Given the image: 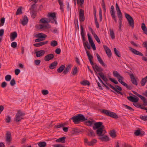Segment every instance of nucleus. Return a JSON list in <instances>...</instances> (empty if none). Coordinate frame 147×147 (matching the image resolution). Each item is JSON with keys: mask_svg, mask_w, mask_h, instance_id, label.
I'll list each match as a JSON object with an SVG mask.
<instances>
[{"mask_svg": "<svg viewBox=\"0 0 147 147\" xmlns=\"http://www.w3.org/2000/svg\"><path fill=\"white\" fill-rule=\"evenodd\" d=\"M58 45L57 42L56 40H53L51 43V45L53 47L57 46Z\"/></svg>", "mask_w": 147, "mask_h": 147, "instance_id": "obj_46", "label": "nucleus"}, {"mask_svg": "<svg viewBox=\"0 0 147 147\" xmlns=\"http://www.w3.org/2000/svg\"><path fill=\"white\" fill-rule=\"evenodd\" d=\"M110 12L113 19L114 20L115 22L117 23V21L116 16L115 14L114 7L113 5L111 6Z\"/></svg>", "mask_w": 147, "mask_h": 147, "instance_id": "obj_8", "label": "nucleus"}, {"mask_svg": "<svg viewBox=\"0 0 147 147\" xmlns=\"http://www.w3.org/2000/svg\"><path fill=\"white\" fill-rule=\"evenodd\" d=\"M36 37L40 38H45L47 37L46 35L43 33H38L36 34Z\"/></svg>", "mask_w": 147, "mask_h": 147, "instance_id": "obj_28", "label": "nucleus"}, {"mask_svg": "<svg viewBox=\"0 0 147 147\" xmlns=\"http://www.w3.org/2000/svg\"><path fill=\"white\" fill-rule=\"evenodd\" d=\"M65 125V124L63 123L59 124V125H55L54 127L56 128H59L61 127H63Z\"/></svg>", "mask_w": 147, "mask_h": 147, "instance_id": "obj_52", "label": "nucleus"}, {"mask_svg": "<svg viewBox=\"0 0 147 147\" xmlns=\"http://www.w3.org/2000/svg\"><path fill=\"white\" fill-rule=\"evenodd\" d=\"M17 37V34L16 32H12L10 35V38L11 41L14 40Z\"/></svg>", "mask_w": 147, "mask_h": 147, "instance_id": "obj_22", "label": "nucleus"}, {"mask_svg": "<svg viewBox=\"0 0 147 147\" xmlns=\"http://www.w3.org/2000/svg\"><path fill=\"white\" fill-rule=\"evenodd\" d=\"M111 137L113 138H115L116 137V135L115 130L113 129L111 130L109 133Z\"/></svg>", "mask_w": 147, "mask_h": 147, "instance_id": "obj_34", "label": "nucleus"}, {"mask_svg": "<svg viewBox=\"0 0 147 147\" xmlns=\"http://www.w3.org/2000/svg\"><path fill=\"white\" fill-rule=\"evenodd\" d=\"M141 28L144 33L146 34H147V28L145 26V24L144 23H142V24Z\"/></svg>", "mask_w": 147, "mask_h": 147, "instance_id": "obj_32", "label": "nucleus"}, {"mask_svg": "<svg viewBox=\"0 0 147 147\" xmlns=\"http://www.w3.org/2000/svg\"><path fill=\"white\" fill-rule=\"evenodd\" d=\"M54 55L53 54H49L45 57L44 60L46 61H48L53 59L54 58Z\"/></svg>", "mask_w": 147, "mask_h": 147, "instance_id": "obj_18", "label": "nucleus"}, {"mask_svg": "<svg viewBox=\"0 0 147 147\" xmlns=\"http://www.w3.org/2000/svg\"><path fill=\"white\" fill-rule=\"evenodd\" d=\"M125 15L130 26L133 28L134 26V21L133 18L130 15L126 13H125Z\"/></svg>", "mask_w": 147, "mask_h": 147, "instance_id": "obj_7", "label": "nucleus"}, {"mask_svg": "<svg viewBox=\"0 0 147 147\" xmlns=\"http://www.w3.org/2000/svg\"><path fill=\"white\" fill-rule=\"evenodd\" d=\"M71 66L70 64H69L66 66L65 69L64 70L63 74H67L71 70Z\"/></svg>", "mask_w": 147, "mask_h": 147, "instance_id": "obj_23", "label": "nucleus"}, {"mask_svg": "<svg viewBox=\"0 0 147 147\" xmlns=\"http://www.w3.org/2000/svg\"><path fill=\"white\" fill-rule=\"evenodd\" d=\"M16 115H17L20 116H22L24 115L25 114L22 113L20 110H19L18 111L17 113H16Z\"/></svg>", "mask_w": 147, "mask_h": 147, "instance_id": "obj_56", "label": "nucleus"}, {"mask_svg": "<svg viewBox=\"0 0 147 147\" xmlns=\"http://www.w3.org/2000/svg\"><path fill=\"white\" fill-rule=\"evenodd\" d=\"M131 81L133 84L136 86H137L138 85V83L135 78L131 80Z\"/></svg>", "mask_w": 147, "mask_h": 147, "instance_id": "obj_62", "label": "nucleus"}, {"mask_svg": "<svg viewBox=\"0 0 147 147\" xmlns=\"http://www.w3.org/2000/svg\"><path fill=\"white\" fill-rule=\"evenodd\" d=\"M81 35L82 37L83 45L84 43L86 42V40L85 37V34L84 31V29L83 26H81Z\"/></svg>", "mask_w": 147, "mask_h": 147, "instance_id": "obj_19", "label": "nucleus"}, {"mask_svg": "<svg viewBox=\"0 0 147 147\" xmlns=\"http://www.w3.org/2000/svg\"><path fill=\"white\" fill-rule=\"evenodd\" d=\"M11 133L9 131H7L6 134V141L7 143H10L11 141Z\"/></svg>", "mask_w": 147, "mask_h": 147, "instance_id": "obj_14", "label": "nucleus"}, {"mask_svg": "<svg viewBox=\"0 0 147 147\" xmlns=\"http://www.w3.org/2000/svg\"><path fill=\"white\" fill-rule=\"evenodd\" d=\"M94 124L96 128L97 129H98L100 127H102V126H103L102 125V123L100 122L95 123Z\"/></svg>", "mask_w": 147, "mask_h": 147, "instance_id": "obj_31", "label": "nucleus"}, {"mask_svg": "<svg viewBox=\"0 0 147 147\" xmlns=\"http://www.w3.org/2000/svg\"><path fill=\"white\" fill-rule=\"evenodd\" d=\"M88 136L90 137H94L95 136V135L94 132L92 130H90L89 131V133L88 134Z\"/></svg>", "mask_w": 147, "mask_h": 147, "instance_id": "obj_43", "label": "nucleus"}, {"mask_svg": "<svg viewBox=\"0 0 147 147\" xmlns=\"http://www.w3.org/2000/svg\"><path fill=\"white\" fill-rule=\"evenodd\" d=\"M22 7H20L17 10V11L16 13V15H20L22 14Z\"/></svg>", "mask_w": 147, "mask_h": 147, "instance_id": "obj_41", "label": "nucleus"}, {"mask_svg": "<svg viewBox=\"0 0 147 147\" xmlns=\"http://www.w3.org/2000/svg\"><path fill=\"white\" fill-rule=\"evenodd\" d=\"M78 72V70L77 67H74L72 70L71 73L73 75H75Z\"/></svg>", "mask_w": 147, "mask_h": 147, "instance_id": "obj_44", "label": "nucleus"}, {"mask_svg": "<svg viewBox=\"0 0 147 147\" xmlns=\"http://www.w3.org/2000/svg\"><path fill=\"white\" fill-rule=\"evenodd\" d=\"M44 50H41L35 52L36 55L37 57H39L42 56L45 53Z\"/></svg>", "mask_w": 147, "mask_h": 147, "instance_id": "obj_20", "label": "nucleus"}, {"mask_svg": "<svg viewBox=\"0 0 147 147\" xmlns=\"http://www.w3.org/2000/svg\"><path fill=\"white\" fill-rule=\"evenodd\" d=\"M113 75L114 77L117 79L118 81L121 84L126 87L127 88H129V86L123 81V80L124 79V78L121 76L118 71L115 70L113 72Z\"/></svg>", "mask_w": 147, "mask_h": 147, "instance_id": "obj_2", "label": "nucleus"}, {"mask_svg": "<svg viewBox=\"0 0 147 147\" xmlns=\"http://www.w3.org/2000/svg\"><path fill=\"white\" fill-rule=\"evenodd\" d=\"M65 66L64 65H62L60 66L57 69V72L59 73L62 72L64 69Z\"/></svg>", "mask_w": 147, "mask_h": 147, "instance_id": "obj_35", "label": "nucleus"}, {"mask_svg": "<svg viewBox=\"0 0 147 147\" xmlns=\"http://www.w3.org/2000/svg\"><path fill=\"white\" fill-rule=\"evenodd\" d=\"M94 38H95L96 40L97 41V42L99 44L100 43V40L99 38L98 37V36L96 34H95V36L94 37Z\"/></svg>", "mask_w": 147, "mask_h": 147, "instance_id": "obj_58", "label": "nucleus"}, {"mask_svg": "<svg viewBox=\"0 0 147 147\" xmlns=\"http://www.w3.org/2000/svg\"><path fill=\"white\" fill-rule=\"evenodd\" d=\"M98 139L102 142H108L109 140V139L107 135L104 134L101 135L98 137Z\"/></svg>", "mask_w": 147, "mask_h": 147, "instance_id": "obj_12", "label": "nucleus"}, {"mask_svg": "<svg viewBox=\"0 0 147 147\" xmlns=\"http://www.w3.org/2000/svg\"><path fill=\"white\" fill-rule=\"evenodd\" d=\"M48 16L51 18H49V22L52 23H55L56 24H57V17L56 16V13H51L48 14ZM49 22L46 20V18H42L40 20V22L43 24L48 23Z\"/></svg>", "mask_w": 147, "mask_h": 147, "instance_id": "obj_1", "label": "nucleus"}, {"mask_svg": "<svg viewBox=\"0 0 147 147\" xmlns=\"http://www.w3.org/2000/svg\"><path fill=\"white\" fill-rule=\"evenodd\" d=\"M28 19L26 16H24L22 20L21 21V24L23 26H25L28 23Z\"/></svg>", "mask_w": 147, "mask_h": 147, "instance_id": "obj_21", "label": "nucleus"}, {"mask_svg": "<svg viewBox=\"0 0 147 147\" xmlns=\"http://www.w3.org/2000/svg\"><path fill=\"white\" fill-rule=\"evenodd\" d=\"M101 112L105 114L106 115L110 116L112 118L117 119L118 118V116L115 113L110 111L106 110H103Z\"/></svg>", "mask_w": 147, "mask_h": 147, "instance_id": "obj_6", "label": "nucleus"}, {"mask_svg": "<svg viewBox=\"0 0 147 147\" xmlns=\"http://www.w3.org/2000/svg\"><path fill=\"white\" fill-rule=\"evenodd\" d=\"M39 29L43 30H44L46 28H50V26L49 25H47L45 24H39Z\"/></svg>", "mask_w": 147, "mask_h": 147, "instance_id": "obj_26", "label": "nucleus"}, {"mask_svg": "<svg viewBox=\"0 0 147 147\" xmlns=\"http://www.w3.org/2000/svg\"><path fill=\"white\" fill-rule=\"evenodd\" d=\"M58 1L59 4L60 5V9L61 10V11H64L63 5L62 1L61 0H58Z\"/></svg>", "mask_w": 147, "mask_h": 147, "instance_id": "obj_36", "label": "nucleus"}, {"mask_svg": "<svg viewBox=\"0 0 147 147\" xmlns=\"http://www.w3.org/2000/svg\"><path fill=\"white\" fill-rule=\"evenodd\" d=\"M87 35L88 38V41L90 44L92 43H93L94 42L92 39L91 36L90 34L89 33H88L87 34Z\"/></svg>", "mask_w": 147, "mask_h": 147, "instance_id": "obj_48", "label": "nucleus"}, {"mask_svg": "<svg viewBox=\"0 0 147 147\" xmlns=\"http://www.w3.org/2000/svg\"><path fill=\"white\" fill-rule=\"evenodd\" d=\"M116 9L117 11V16L119 18H123L122 15L120 8L117 3L116 4Z\"/></svg>", "mask_w": 147, "mask_h": 147, "instance_id": "obj_13", "label": "nucleus"}, {"mask_svg": "<svg viewBox=\"0 0 147 147\" xmlns=\"http://www.w3.org/2000/svg\"><path fill=\"white\" fill-rule=\"evenodd\" d=\"M16 84V82L14 78L12 79L10 82V84L11 86H14Z\"/></svg>", "mask_w": 147, "mask_h": 147, "instance_id": "obj_63", "label": "nucleus"}, {"mask_svg": "<svg viewBox=\"0 0 147 147\" xmlns=\"http://www.w3.org/2000/svg\"><path fill=\"white\" fill-rule=\"evenodd\" d=\"M92 68L94 69L95 74L97 75L98 74L97 73V71L102 72L103 71L102 68L96 64L95 65L93 66Z\"/></svg>", "mask_w": 147, "mask_h": 147, "instance_id": "obj_11", "label": "nucleus"}, {"mask_svg": "<svg viewBox=\"0 0 147 147\" xmlns=\"http://www.w3.org/2000/svg\"><path fill=\"white\" fill-rule=\"evenodd\" d=\"M58 63L57 61H54L50 64L49 66V68L51 69H53L55 68L57 65Z\"/></svg>", "mask_w": 147, "mask_h": 147, "instance_id": "obj_25", "label": "nucleus"}, {"mask_svg": "<svg viewBox=\"0 0 147 147\" xmlns=\"http://www.w3.org/2000/svg\"><path fill=\"white\" fill-rule=\"evenodd\" d=\"M95 121L93 120H91V121H87L86 122V124L88 126H91L93 125Z\"/></svg>", "mask_w": 147, "mask_h": 147, "instance_id": "obj_37", "label": "nucleus"}, {"mask_svg": "<svg viewBox=\"0 0 147 147\" xmlns=\"http://www.w3.org/2000/svg\"><path fill=\"white\" fill-rule=\"evenodd\" d=\"M30 13L32 17L33 18H35L36 16V12L34 11L33 10Z\"/></svg>", "mask_w": 147, "mask_h": 147, "instance_id": "obj_54", "label": "nucleus"}, {"mask_svg": "<svg viewBox=\"0 0 147 147\" xmlns=\"http://www.w3.org/2000/svg\"><path fill=\"white\" fill-rule=\"evenodd\" d=\"M83 45L85 49H86V47L88 48V49H90V46L89 45V44L88 43V42L87 41H86V42L84 43V44Z\"/></svg>", "mask_w": 147, "mask_h": 147, "instance_id": "obj_49", "label": "nucleus"}, {"mask_svg": "<svg viewBox=\"0 0 147 147\" xmlns=\"http://www.w3.org/2000/svg\"><path fill=\"white\" fill-rule=\"evenodd\" d=\"M140 118L144 121H147V116L141 115Z\"/></svg>", "mask_w": 147, "mask_h": 147, "instance_id": "obj_60", "label": "nucleus"}, {"mask_svg": "<svg viewBox=\"0 0 147 147\" xmlns=\"http://www.w3.org/2000/svg\"><path fill=\"white\" fill-rule=\"evenodd\" d=\"M23 118L21 116L16 115L15 120L16 122H18L20 121Z\"/></svg>", "mask_w": 147, "mask_h": 147, "instance_id": "obj_45", "label": "nucleus"}, {"mask_svg": "<svg viewBox=\"0 0 147 147\" xmlns=\"http://www.w3.org/2000/svg\"><path fill=\"white\" fill-rule=\"evenodd\" d=\"M103 47L108 57H111V50L105 45H104Z\"/></svg>", "mask_w": 147, "mask_h": 147, "instance_id": "obj_16", "label": "nucleus"}, {"mask_svg": "<svg viewBox=\"0 0 147 147\" xmlns=\"http://www.w3.org/2000/svg\"><path fill=\"white\" fill-rule=\"evenodd\" d=\"M81 84L83 85L86 86V85H89L90 84L89 82L87 80L84 81L81 83Z\"/></svg>", "mask_w": 147, "mask_h": 147, "instance_id": "obj_55", "label": "nucleus"}, {"mask_svg": "<svg viewBox=\"0 0 147 147\" xmlns=\"http://www.w3.org/2000/svg\"><path fill=\"white\" fill-rule=\"evenodd\" d=\"M11 76L10 75H6L5 77V79L6 81H9L11 79Z\"/></svg>", "mask_w": 147, "mask_h": 147, "instance_id": "obj_53", "label": "nucleus"}, {"mask_svg": "<svg viewBox=\"0 0 147 147\" xmlns=\"http://www.w3.org/2000/svg\"><path fill=\"white\" fill-rule=\"evenodd\" d=\"M48 42V41L42 42L34 44L33 45L34 46L36 47H39L47 44Z\"/></svg>", "mask_w": 147, "mask_h": 147, "instance_id": "obj_24", "label": "nucleus"}, {"mask_svg": "<svg viewBox=\"0 0 147 147\" xmlns=\"http://www.w3.org/2000/svg\"><path fill=\"white\" fill-rule=\"evenodd\" d=\"M106 83L107 85V86H106L105 87L107 89H109V88L108 86H109L112 89L116 92L117 93L121 94V95H122V93L119 91H121L122 90L120 86L118 85H116L115 87L110 84L108 83L107 82Z\"/></svg>", "mask_w": 147, "mask_h": 147, "instance_id": "obj_4", "label": "nucleus"}, {"mask_svg": "<svg viewBox=\"0 0 147 147\" xmlns=\"http://www.w3.org/2000/svg\"><path fill=\"white\" fill-rule=\"evenodd\" d=\"M122 18H119V20L118 21L119 24V30L120 32L122 30L121 27L122 25Z\"/></svg>", "mask_w": 147, "mask_h": 147, "instance_id": "obj_39", "label": "nucleus"}, {"mask_svg": "<svg viewBox=\"0 0 147 147\" xmlns=\"http://www.w3.org/2000/svg\"><path fill=\"white\" fill-rule=\"evenodd\" d=\"M96 55L98 60L99 63L102 65V66L104 67H107V65L104 63L103 61L101 59L100 55L98 53L96 54Z\"/></svg>", "mask_w": 147, "mask_h": 147, "instance_id": "obj_17", "label": "nucleus"}, {"mask_svg": "<svg viewBox=\"0 0 147 147\" xmlns=\"http://www.w3.org/2000/svg\"><path fill=\"white\" fill-rule=\"evenodd\" d=\"M133 105L136 107L142 109L146 110L145 106H147V102H143L142 103H139V102H133Z\"/></svg>", "mask_w": 147, "mask_h": 147, "instance_id": "obj_5", "label": "nucleus"}, {"mask_svg": "<svg viewBox=\"0 0 147 147\" xmlns=\"http://www.w3.org/2000/svg\"><path fill=\"white\" fill-rule=\"evenodd\" d=\"M42 94L44 95H46L49 93V91L47 90H43L42 91Z\"/></svg>", "mask_w": 147, "mask_h": 147, "instance_id": "obj_59", "label": "nucleus"}, {"mask_svg": "<svg viewBox=\"0 0 147 147\" xmlns=\"http://www.w3.org/2000/svg\"><path fill=\"white\" fill-rule=\"evenodd\" d=\"M39 147H45L46 146V143L45 142H41L38 143Z\"/></svg>", "mask_w": 147, "mask_h": 147, "instance_id": "obj_40", "label": "nucleus"}, {"mask_svg": "<svg viewBox=\"0 0 147 147\" xmlns=\"http://www.w3.org/2000/svg\"><path fill=\"white\" fill-rule=\"evenodd\" d=\"M5 19L4 18H2L0 20V26H1L4 25L5 22Z\"/></svg>", "mask_w": 147, "mask_h": 147, "instance_id": "obj_51", "label": "nucleus"}, {"mask_svg": "<svg viewBox=\"0 0 147 147\" xmlns=\"http://www.w3.org/2000/svg\"><path fill=\"white\" fill-rule=\"evenodd\" d=\"M84 143L85 145L88 146L90 142H88V139L87 138H85L84 139Z\"/></svg>", "mask_w": 147, "mask_h": 147, "instance_id": "obj_57", "label": "nucleus"}, {"mask_svg": "<svg viewBox=\"0 0 147 147\" xmlns=\"http://www.w3.org/2000/svg\"><path fill=\"white\" fill-rule=\"evenodd\" d=\"M53 147H65V146L61 144H56L53 146Z\"/></svg>", "mask_w": 147, "mask_h": 147, "instance_id": "obj_64", "label": "nucleus"}, {"mask_svg": "<svg viewBox=\"0 0 147 147\" xmlns=\"http://www.w3.org/2000/svg\"><path fill=\"white\" fill-rule=\"evenodd\" d=\"M147 82V76L145 77L142 78L140 83L142 86H144L146 84Z\"/></svg>", "mask_w": 147, "mask_h": 147, "instance_id": "obj_30", "label": "nucleus"}, {"mask_svg": "<svg viewBox=\"0 0 147 147\" xmlns=\"http://www.w3.org/2000/svg\"><path fill=\"white\" fill-rule=\"evenodd\" d=\"M134 134L136 136H137L140 135L142 136V134L141 133V131L140 129H138V130H136L135 131Z\"/></svg>", "mask_w": 147, "mask_h": 147, "instance_id": "obj_47", "label": "nucleus"}, {"mask_svg": "<svg viewBox=\"0 0 147 147\" xmlns=\"http://www.w3.org/2000/svg\"><path fill=\"white\" fill-rule=\"evenodd\" d=\"M97 140L95 139H92L89 143V146H93L97 142Z\"/></svg>", "mask_w": 147, "mask_h": 147, "instance_id": "obj_33", "label": "nucleus"}, {"mask_svg": "<svg viewBox=\"0 0 147 147\" xmlns=\"http://www.w3.org/2000/svg\"><path fill=\"white\" fill-rule=\"evenodd\" d=\"M109 31L110 32V35L111 38L113 39L115 38V35L114 32L113 30L111 29H109Z\"/></svg>", "mask_w": 147, "mask_h": 147, "instance_id": "obj_38", "label": "nucleus"}, {"mask_svg": "<svg viewBox=\"0 0 147 147\" xmlns=\"http://www.w3.org/2000/svg\"><path fill=\"white\" fill-rule=\"evenodd\" d=\"M74 123L75 124H78L79 122L84 121L86 120L84 116L81 114H79L73 116L71 118Z\"/></svg>", "mask_w": 147, "mask_h": 147, "instance_id": "obj_3", "label": "nucleus"}, {"mask_svg": "<svg viewBox=\"0 0 147 147\" xmlns=\"http://www.w3.org/2000/svg\"><path fill=\"white\" fill-rule=\"evenodd\" d=\"M17 46V42H14L11 43V47L13 48H15Z\"/></svg>", "mask_w": 147, "mask_h": 147, "instance_id": "obj_61", "label": "nucleus"}, {"mask_svg": "<svg viewBox=\"0 0 147 147\" xmlns=\"http://www.w3.org/2000/svg\"><path fill=\"white\" fill-rule=\"evenodd\" d=\"M66 137H63L60 138L56 140V142H61L62 143H64L65 142V139Z\"/></svg>", "mask_w": 147, "mask_h": 147, "instance_id": "obj_27", "label": "nucleus"}, {"mask_svg": "<svg viewBox=\"0 0 147 147\" xmlns=\"http://www.w3.org/2000/svg\"><path fill=\"white\" fill-rule=\"evenodd\" d=\"M129 48L130 49V50L134 54L139 56H143V54L139 51H138L131 47H129Z\"/></svg>", "mask_w": 147, "mask_h": 147, "instance_id": "obj_15", "label": "nucleus"}, {"mask_svg": "<svg viewBox=\"0 0 147 147\" xmlns=\"http://www.w3.org/2000/svg\"><path fill=\"white\" fill-rule=\"evenodd\" d=\"M114 53L118 57H121V55L120 54V52L118 51L117 49L115 48L114 49Z\"/></svg>", "mask_w": 147, "mask_h": 147, "instance_id": "obj_42", "label": "nucleus"}, {"mask_svg": "<svg viewBox=\"0 0 147 147\" xmlns=\"http://www.w3.org/2000/svg\"><path fill=\"white\" fill-rule=\"evenodd\" d=\"M86 53L88 56V59L90 61V60H92L93 58V56L92 55L90 54L88 51H86Z\"/></svg>", "mask_w": 147, "mask_h": 147, "instance_id": "obj_50", "label": "nucleus"}, {"mask_svg": "<svg viewBox=\"0 0 147 147\" xmlns=\"http://www.w3.org/2000/svg\"><path fill=\"white\" fill-rule=\"evenodd\" d=\"M104 126H102V127L97 129L96 131V133L98 137L102 135L105 134L106 132L105 130H104Z\"/></svg>", "mask_w": 147, "mask_h": 147, "instance_id": "obj_9", "label": "nucleus"}, {"mask_svg": "<svg viewBox=\"0 0 147 147\" xmlns=\"http://www.w3.org/2000/svg\"><path fill=\"white\" fill-rule=\"evenodd\" d=\"M98 74L104 81L107 82L108 81V79L104 76L102 72L99 73Z\"/></svg>", "mask_w": 147, "mask_h": 147, "instance_id": "obj_29", "label": "nucleus"}, {"mask_svg": "<svg viewBox=\"0 0 147 147\" xmlns=\"http://www.w3.org/2000/svg\"><path fill=\"white\" fill-rule=\"evenodd\" d=\"M79 15L80 21L81 22H84L85 19L84 16V11L82 9H80L79 11Z\"/></svg>", "mask_w": 147, "mask_h": 147, "instance_id": "obj_10", "label": "nucleus"}]
</instances>
